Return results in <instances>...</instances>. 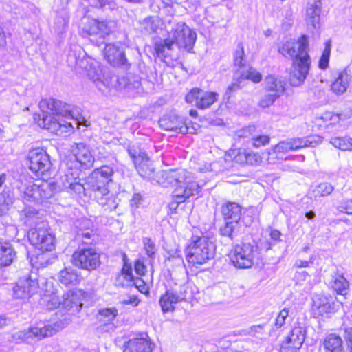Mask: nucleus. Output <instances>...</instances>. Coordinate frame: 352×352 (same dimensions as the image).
Masks as SVG:
<instances>
[{
    "label": "nucleus",
    "instance_id": "f257e3e1",
    "mask_svg": "<svg viewBox=\"0 0 352 352\" xmlns=\"http://www.w3.org/2000/svg\"><path fill=\"white\" fill-rule=\"evenodd\" d=\"M39 107L43 113L34 115V119L42 129L60 135L73 131V122L78 124L74 119L70 104L54 98H48L41 100Z\"/></svg>",
    "mask_w": 352,
    "mask_h": 352
},
{
    "label": "nucleus",
    "instance_id": "f03ea898",
    "mask_svg": "<svg viewBox=\"0 0 352 352\" xmlns=\"http://www.w3.org/2000/svg\"><path fill=\"white\" fill-rule=\"evenodd\" d=\"M308 46L307 38L303 35L297 41H288L279 48L284 56L295 58L289 78L292 86L300 85L308 74L311 63Z\"/></svg>",
    "mask_w": 352,
    "mask_h": 352
},
{
    "label": "nucleus",
    "instance_id": "7ed1b4c3",
    "mask_svg": "<svg viewBox=\"0 0 352 352\" xmlns=\"http://www.w3.org/2000/svg\"><path fill=\"white\" fill-rule=\"evenodd\" d=\"M67 62L72 67L84 69L89 80H91L98 89L104 92L110 87L109 78L104 76L100 64L94 59L87 56L86 54L78 46H74L69 52Z\"/></svg>",
    "mask_w": 352,
    "mask_h": 352
},
{
    "label": "nucleus",
    "instance_id": "20e7f679",
    "mask_svg": "<svg viewBox=\"0 0 352 352\" xmlns=\"http://www.w3.org/2000/svg\"><path fill=\"white\" fill-rule=\"evenodd\" d=\"M185 170H170L167 173L166 178L170 183L175 182V188L173 191V201L169 204L171 210H176L179 204L184 202L186 199L197 195L201 189L200 186L190 177Z\"/></svg>",
    "mask_w": 352,
    "mask_h": 352
},
{
    "label": "nucleus",
    "instance_id": "39448f33",
    "mask_svg": "<svg viewBox=\"0 0 352 352\" xmlns=\"http://www.w3.org/2000/svg\"><path fill=\"white\" fill-rule=\"evenodd\" d=\"M214 255V245L205 236H193L186 250V259L192 265L204 264Z\"/></svg>",
    "mask_w": 352,
    "mask_h": 352
},
{
    "label": "nucleus",
    "instance_id": "423d86ee",
    "mask_svg": "<svg viewBox=\"0 0 352 352\" xmlns=\"http://www.w3.org/2000/svg\"><path fill=\"white\" fill-rule=\"evenodd\" d=\"M258 254V248L254 243H242L233 247L229 257L236 268L249 269L254 265Z\"/></svg>",
    "mask_w": 352,
    "mask_h": 352
},
{
    "label": "nucleus",
    "instance_id": "0eeeda50",
    "mask_svg": "<svg viewBox=\"0 0 352 352\" xmlns=\"http://www.w3.org/2000/svg\"><path fill=\"white\" fill-rule=\"evenodd\" d=\"M113 168L104 165L95 169L89 176L87 185L94 194H108V185L113 182Z\"/></svg>",
    "mask_w": 352,
    "mask_h": 352
},
{
    "label": "nucleus",
    "instance_id": "6e6552de",
    "mask_svg": "<svg viewBox=\"0 0 352 352\" xmlns=\"http://www.w3.org/2000/svg\"><path fill=\"white\" fill-rule=\"evenodd\" d=\"M56 192V186L54 183L37 180L36 183L25 188L24 197L29 201L42 202L51 198Z\"/></svg>",
    "mask_w": 352,
    "mask_h": 352
},
{
    "label": "nucleus",
    "instance_id": "1a4fd4ad",
    "mask_svg": "<svg viewBox=\"0 0 352 352\" xmlns=\"http://www.w3.org/2000/svg\"><path fill=\"white\" fill-rule=\"evenodd\" d=\"M187 286L185 284L177 285L167 289L160 298L159 303L164 313L175 310V305L184 301L187 294Z\"/></svg>",
    "mask_w": 352,
    "mask_h": 352
},
{
    "label": "nucleus",
    "instance_id": "9d476101",
    "mask_svg": "<svg viewBox=\"0 0 352 352\" xmlns=\"http://www.w3.org/2000/svg\"><path fill=\"white\" fill-rule=\"evenodd\" d=\"M160 126L166 131H171L178 133H196L199 125L191 122H186L182 118L175 115L165 116L159 121Z\"/></svg>",
    "mask_w": 352,
    "mask_h": 352
},
{
    "label": "nucleus",
    "instance_id": "9b49d317",
    "mask_svg": "<svg viewBox=\"0 0 352 352\" xmlns=\"http://www.w3.org/2000/svg\"><path fill=\"white\" fill-rule=\"evenodd\" d=\"M170 34L175 45L179 48H184L190 52L197 39V34L191 30L185 23H177L172 28Z\"/></svg>",
    "mask_w": 352,
    "mask_h": 352
},
{
    "label": "nucleus",
    "instance_id": "f8f14e48",
    "mask_svg": "<svg viewBox=\"0 0 352 352\" xmlns=\"http://www.w3.org/2000/svg\"><path fill=\"white\" fill-rule=\"evenodd\" d=\"M128 153L132 158L135 167L141 177L147 179H153L154 168L145 152L135 146H130Z\"/></svg>",
    "mask_w": 352,
    "mask_h": 352
},
{
    "label": "nucleus",
    "instance_id": "ddd939ff",
    "mask_svg": "<svg viewBox=\"0 0 352 352\" xmlns=\"http://www.w3.org/2000/svg\"><path fill=\"white\" fill-rule=\"evenodd\" d=\"M74 265L86 270H93L100 265V254L92 248L80 249L72 255Z\"/></svg>",
    "mask_w": 352,
    "mask_h": 352
},
{
    "label": "nucleus",
    "instance_id": "4468645a",
    "mask_svg": "<svg viewBox=\"0 0 352 352\" xmlns=\"http://www.w3.org/2000/svg\"><path fill=\"white\" fill-rule=\"evenodd\" d=\"M322 142V138L316 135H309L301 138H294L287 142H280L275 146V151L287 153L296 151L305 147H315Z\"/></svg>",
    "mask_w": 352,
    "mask_h": 352
},
{
    "label": "nucleus",
    "instance_id": "2eb2a0df",
    "mask_svg": "<svg viewBox=\"0 0 352 352\" xmlns=\"http://www.w3.org/2000/svg\"><path fill=\"white\" fill-rule=\"evenodd\" d=\"M29 168L36 175L43 176L51 168L50 156L41 148L31 151L29 153Z\"/></svg>",
    "mask_w": 352,
    "mask_h": 352
},
{
    "label": "nucleus",
    "instance_id": "dca6fc26",
    "mask_svg": "<svg viewBox=\"0 0 352 352\" xmlns=\"http://www.w3.org/2000/svg\"><path fill=\"white\" fill-rule=\"evenodd\" d=\"M219 98L217 92L206 91L199 88H194L186 96L188 103H195L199 109H206L213 104Z\"/></svg>",
    "mask_w": 352,
    "mask_h": 352
},
{
    "label": "nucleus",
    "instance_id": "f3484780",
    "mask_svg": "<svg viewBox=\"0 0 352 352\" xmlns=\"http://www.w3.org/2000/svg\"><path fill=\"white\" fill-rule=\"evenodd\" d=\"M38 283L36 274H28L20 278L13 288L14 296L16 298H26L38 292Z\"/></svg>",
    "mask_w": 352,
    "mask_h": 352
},
{
    "label": "nucleus",
    "instance_id": "a211bd4d",
    "mask_svg": "<svg viewBox=\"0 0 352 352\" xmlns=\"http://www.w3.org/2000/svg\"><path fill=\"white\" fill-rule=\"evenodd\" d=\"M28 238L32 245L42 251H51L54 247V236L46 230L30 229Z\"/></svg>",
    "mask_w": 352,
    "mask_h": 352
},
{
    "label": "nucleus",
    "instance_id": "6ab92c4d",
    "mask_svg": "<svg viewBox=\"0 0 352 352\" xmlns=\"http://www.w3.org/2000/svg\"><path fill=\"white\" fill-rule=\"evenodd\" d=\"M113 27V21H99L96 19H91L86 25L85 30L90 36L99 35V41H95L94 38H90V40L96 45L100 46V44L104 43V36L110 33Z\"/></svg>",
    "mask_w": 352,
    "mask_h": 352
},
{
    "label": "nucleus",
    "instance_id": "aec40b11",
    "mask_svg": "<svg viewBox=\"0 0 352 352\" xmlns=\"http://www.w3.org/2000/svg\"><path fill=\"white\" fill-rule=\"evenodd\" d=\"M56 331V329L51 324H38L36 327H32L18 333L19 338L25 342H30V339L36 338L41 340L45 337L52 336Z\"/></svg>",
    "mask_w": 352,
    "mask_h": 352
},
{
    "label": "nucleus",
    "instance_id": "412c9836",
    "mask_svg": "<svg viewBox=\"0 0 352 352\" xmlns=\"http://www.w3.org/2000/svg\"><path fill=\"white\" fill-rule=\"evenodd\" d=\"M305 338V331L300 327H294L282 342L280 352H296L302 346Z\"/></svg>",
    "mask_w": 352,
    "mask_h": 352
},
{
    "label": "nucleus",
    "instance_id": "4be33fe9",
    "mask_svg": "<svg viewBox=\"0 0 352 352\" xmlns=\"http://www.w3.org/2000/svg\"><path fill=\"white\" fill-rule=\"evenodd\" d=\"M155 346L148 336L144 333L126 342L123 352H153Z\"/></svg>",
    "mask_w": 352,
    "mask_h": 352
},
{
    "label": "nucleus",
    "instance_id": "5701e85b",
    "mask_svg": "<svg viewBox=\"0 0 352 352\" xmlns=\"http://www.w3.org/2000/svg\"><path fill=\"white\" fill-rule=\"evenodd\" d=\"M81 290L71 291L63 296L62 308L70 314L78 313L82 306Z\"/></svg>",
    "mask_w": 352,
    "mask_h": 352
},
{
    "label": "nucleus",
    "instance_id": "b1692460",
    "mask_svg": "<svg viewBox=\"0 0 352 352\" xmlns=\"http://www.w3.org/2000/svg\"><path fill=\"white\" fill-rule=\"evenodd\" d=\"M76 161L81 168L89 169L94 165V157L89 148L83 143L76 144L72 148Z\"/></svg>",
    "mask_w": 352,
    "mask_h": 352
},
{
    "label": "nucleus",
    "instance_id": "393cba45",
    "mask_svg": "<svg viewBox=\"0 0 352 352\" xmlns=\"http://www.w3.org/2000/svg\"><path fill=\"white\" fill-rule=\"evenodd\" d=\"M110 87L115 86L118 89L131 90L138 89L140 85V78L131 73L122 76H111L109 79Z\"/></svg>",
    "mask_w": 352,
    "mask_h": 352
},
{
    "label": "nucleus",
    "instance_id": "a878e982",
    "mask_svg": "<svg viewBox=\"0 0 352 352\" xmlns=\"http://www.w3.org/2000/svg\"><path fill=\"white\" fill-rule=\"evenodd\" d=\"M103 54L107 62L114 67L123 65L126 62L124 51L120 47L113 43H109L105 45Z\"/></svg>",
    "mask_w": 352,
    "mask_h": 352
},
{
    "label": "nucleus",
    "instance_id": "bb28decb",
    "mask_svg": "<svg viewBox=\"0 0 352 352\" xmlns=\"http://www.w3.org/2000/svg\"><path fill=\"white\" fill-rule=\"evenodd\" d=\"M241 231V222H238L236 221H225V223L219 228V234L225 239V241L227 243H232L238 236H239Z\"/></svg>",
    "mask_w": 352,
    "mask_h": 352
},
{
    "label": "nucleus",
    "instance_id": "cd10ccee",
    "mask_svg": "<svg viewBox=\"0 0 352 352\" xmlns=\"http://www.w3.org/2000/svg\"><path fill=\"white\" fill-rule=\"evenodd\" d=\"M314 306L321 316L336 311V303L331 296L316 295L313 299Z\"/></svg>",
    "mask_w": 352,
    "mask_h": 352
},
{
    "label": "nucleus",
    "instance_id": "c85d7f7f",
    "mask_svg": "<svg viewBox=\"0 0 352 352\" xmlns=\"http://www.w3.org/2000/svg\"><path fill=\"white\" fill-rule=\"evenodd\" d=\"M243 210L238 203L227 201L221 206V214L224 221L240 222Z\"/></svg>",
    "mask_w": 352,
    "mask_h": 352
},
{
    "label": "nucleus",
    "instance_id": "c756f323",
    "mask_svg": "<svg viewBox=\"0 0 352 352\" xmlns=\"http://www.w3.org/2000/svg\"><path fill=\"white\" fill-rule=\"evenodd\" d=\"M321 12L320 0H309L307 8V23L309 27L316 29L319 26Z\"/></svg>",
    "mask_w": 352,
    "mask_h": 352
},
{
    "label": "nucleus",
    "instance_id": "7c9ffc66",
    "mask_svg": "<svg viewBox=\"0 0 352 352\" xmlns=\"http://www.w3.org/2000/svg\"><path fill=\"white\" fill-rule=\"evenodd\" d=\"M351 80V76L346 70L339 72L331 85V91L338 96L343 94L346 91Z\"/></svg>",
    "mask_w": 352,
    "mask_h": 352
},
{
    "label": "nucleus",
    "instance_id": "2f4dec72",
    "mask_svg": "<svg viewBox=\"0 0 352 352\" xmlns=\"http://www.w3.org/2000/svg\"><path fill=\"white\" fill-rule=\"evenodd\" d=\"M286 83L279 76L274 75L267 76L264 80V88L267 92L277 94L281 96L285 91Z\"/></svg>",
    "mask_w": 352,
    "mask_h": 352
},
{
    "label": "nucleus",
    "instance_id": "473e14b6",
    "mask_svg": "<svg viewBox=\"0 0 352 352\" xmlns=\"http://www.w3.org/2000/svg\"><path fill=\"white\" fill-rule=\"evenodd\" d=\"M324 352H344L343 342L340 336L329 335L323 342Z\"/></svg>",
    "mask_w": 352,
    "mask_h": 352
},
{
    "label": "nucleus",
    "instance_id": "72a5a7b5",
    "mask_svg": "<svg viewBox=\"0 0 352 352\" xmlns=\"http://www.w3.org/2000/svg\"><path fill=\"white\" fill-rule=\"evenodd\" d=\"M330 284L333 290L341 295H345L349 288V283L342 273H335Z\"/></svg>",
    "mask_w": 352,
    "mask_h": 352
},
{
    "label": "nucleus",
    "instance_id": "f704fd0d",
    "mask_svg": "<svg viewBox=\"0 0 352 352\" xmlns=\"http://www.w3.org/2000/svg\"><path fill=\"white\" fill-rule=\"evenodd\" d=\"M94 197L105 211L111 212L116 209L118 206L116 198L113 194H110L109 190L107 195H102L99 192L94 194Z\"/></svg>",
    "mask_w": 352,
    "mask_h": 352
},
{
    "label": "nucleus",
    "instance_id": "c9c22d12",
    "mask_svg": "<svg viewBox=\"0 0 352 352\" xmlns=\"http://www.w3.org/2000/svg\"><path fill=\"white\" fill-rule=\"evenodd\" d=\"M15 256V252L9 243L0 242V266L10 265Z\"/></svg>",
    "mask_w": 352,
    "mask_h": 352
},
{
    "label": "nucleus",
    "instance_id": "e433bc0d",
    "mask_svg": "<svg viewBox=\"0 0 352 352\" xmlns=\"http://www.w3.org/2000/svg\"><path fill=\"white\" fill-rule=\"evenodd\" d=\"M91 226V223L90 221L87 219H84L80 222H78V224H76V228H78L77 230V236L78 238L82 239V242L84 243H91L89 241L91 236H94V231L90 228Z\"/></svg>",
    "mask_w": 352,
    "mask_h": 352
},
{
    "label": "nucleus",
    "instance_id": "4c0bfd02",
    "mask_svg": "<svg viewBox=\"0 0 352 352\" xmlns=\"http://www.w3.org/2000/svg\"><path fill=\"white\" fill-rule=\"evenodd\" d=\"M175 41L170 38H167L155 45V51L159 57H166L169 56V52L173 50Z\"/></svg>",
    "mask_w": 352,
    "mask_h": 352
},
{
    "label": "nucleus",
    "instance_id": "58836bf2",
    "mask_svg": "<svg viewBox=\"0 0 352 352\" xmlns=\"http://www.w3.org/2000/svg\"><path fill=\"white\" fill-rule=\"evenodd\" d=\"M59 281L66 286L75 285L78 282V276L72 268H65L59 273Z\"/></svg>",
    "mask_w": 352,
    "mask_h": 352
},
{
    "label": "nucleus",
    "instance_id": "ea45409f",
    "mask_svg": "<svg viewBox=\"0 0 352 352\" xmlns=\"http://www.w3.org/2000/svg\"><path fill=\"white\" fill-rule=\"evenodd\" d=\"M24 223L28 227L37 228L36 226L41 222L39 213L35 209L28 208L24 210Z\"/></svg>",
    "mask_w": 352,
    "mask_h": 352
},
{
    "label": "nucleus",
    "instance_id": "a19ab883",
    "mask_svg": "<svg viewBox=\"0 0 352 352\" xmlns=\"http://www.w3.org/2000/svg\"><path fill=\"white\" fill-rule=\"evenodd\" d=\"M78 175L79 171L78 169H68L64 175L61 176L60 177L63 188L64 189H67V188L69 187L70 183H74L77 179H79Z\"/></svg>",
    "mask_w": 352,
    "mask_h": 352
},
{
    "label": "nucleus",
    "instance_id": "79ce46f5",
    "mask_svg": "<svg viewBox=\"0 0 352 352\" xmlns=\"http://www.w3.org/2000/svg\"><path fill=\"white\" fill-rule=\"evenodd\" d=\"M331 143L338 148L343 151L352 150V138L349 137L333 138Z\"/></svg>",
    "mask_w": 352,
    "mask_h": 352
},
{
    "label": "nucleus",
    "instance_id": "37998d69",
    "mask_svg": "<svg viewBox=\"0 0 352 352\" xmlns=\"http://www.w3.org/2000/svg\"><path fill=\"white\" fill-rule=\"evenodd\" d=\"M69 16L66 14L58 15L54 21V29L58 34H63L67 27Z\"/></svg>",
    "mask_w": 352,
    "mask_h": 352
},
{
    "label": "nucleus",
    "instance_id": "c03bdc74",
    "mask_svg": "<svg viewBox=\"0 0 352 352\" xmlns=\"http://www.w3.org/2000/svg\"><path fill=\"white\" fill-rule=\"evenodd\" d=\"M160 21L155 17H147L142 22V26L147 34L155 32L158 28Z\"/></svg>",
    "mask_w": 352,
    "mask_h": 352
},
{
    "label": "nucleus",
    "instance_id": "a18cd8bd",
    "mask_svg": "<svg viewBox=\"0 0 352 352\" xmlns=\"http://www.w3.org/2000/svg\"><path fill=\"white\" fill-rule=\"evenodd\" d=\"M241 78L243 80H250L252 82L257 83L261 81L262 75L256 69L253 67H250L246 71H243L241 74Z\"/></svg>",
    "mask_w": 352,
    "mask_h": 352
},
{
    "label": "nucleus",
    "instance_id": "49530a36",
    "mask_svg": "<svg viewBox=\"0 0 352 352\" xmlns=\"http://www.w3.org/2000/svg\"><path fill=\"white\" fill-rule=\"evenodd\" d=\"M331 41H328L325 43V47L322 52V56L319 60V67L325 69L329 66V57L331 54Z\"/></svg>",
    "mask_w": 352,
    "mask_h": 352
},
{
    "label": "nucleus",
    "instance_id": "de8ad7c7",
    "mask_svg": "<svg viewBox=\"0 0 352 352\" xmlns=\"http://www.w3.org/2000/svg\"><path fill=\"white\" fill-rule=\"evenodd\" d=\"M142 242L144 244V249L146 252V255L151 259H154L157 251L155 242L151 238L148 237L143 238Z\"/></svg>",
    "mask_w": 352,
    "mask_h": 352
},
{
    "label": "nucleus",
    "instance_id": "09e8293b",
    "mask_svg": "<svg viewBox=\"0 0 352 352\" xmlns=\"http://www.w3.org/2000/svg\"><path fill=\"white\" fill-rule=\"evenodd\" d=\"M90 4L104 10H113L117 8V3L113 0H89Z\"/></svg>",
    "mask_w": 352,
    "mask_h": 352
},
{
    "label": "nucleus",
    "instance_id": "8fccbe9b",
    "mask_svg": "<svg viewBox=\"0 0 352 352\" xmlns=\"http://www.w3.org/2000/svg\"><path fill=\"white\" fill-rule=\"evenodd\" d=\"M334 190V187L328 182H324L320 184L317 186L316 188L314 190L315 196L316 197H324L330 195L333 190Z\"/></svg>",
    "mask_w": 352,
    "mask_h": 352
},
{
    "label": "nucleus",
    "instance_id": "3c124183",
    "mask_svg": "<svg viewBox=\"0 0 352 352\" xmlns=\"http://www.w3.org/2000/svg\"><path fill=\"white\" fill-rule=\"evenodd\" d=\"M277 94L270 93L264 95L260 100L258 105L262 108L269 107L280 97Z\"/></svg>",
    "mask_w": 352,
    "mask_h": 352
},
{
    "label": "nucleus",
    "instance_id": "603ef678",
    "mask_svg": "<svg viewBox=\"0 0 352 352\" xmlns=\"http://www.w3.org/2000/svg\"><path fill=\"white\" fill-rule=\"evenodd\" d=\"M234 63L236 66L240 67L245 65L244 49L242 43L237 45L236 49L234 54Z\"/></svg>",
    "mask_w": 352,
    "mask_h": 352
},
{
    "label": "nucleus",
    "instance_id": "864d4df0",
    "mask_svg": "<svg viewBox=\"0 0 352 352\" xmlns=\"http://www.w3.org/2000/svg\"><path fill=\"white\" fill-rule=\"evenodd\" d=\"M266 324H259L250 327L248 330V334L256 338H261L265 334Z\"/></svg>",
    "mask_w": 352,
    "mask_h": 352
},
{
    "label": "nucleus",
    "instance_id": "5fc2aeb1",
    "mask_svg": "<svg viewBox=\"0 0 352 352\" xmlns=\"http://www.w3.org/2000/svg\"><path fill=\"white\" fill-rule=\"evenodd\" d=\"M243 80L241 76L237 79H234L232 83L228 87L226 91L224 94V99L229 100L231 94L241 88V84Z\"/></svg>",
    "mask_w": 352,
    "mask_h": 352
},
{
    "label": "nucleus",
    "instance_id": "6e6d98bb",
    "mask_svg": "<svg viewBox=\"0 0 352 352\" xmlns=\"http://www.w3.org/2000/svg\"><path fill=\"white\" fill-rule=\"evenodd\" d=\"M80 181L81 180L78 179L74 183H70L69 187H68L67 190H71L77 194H85L87 190H91V189L88 188L87 184H85L86 186H85V184L81 183Z\"/></svg>",
    "mask_w": 352,
    "mask_h": 352
},
{
    "label": "nucleus",
    "instance_id": "4d7b16f0",
    "mask_svg": "<svg viewBox=\"0 0 352 352\" xmlns=\"http://www.w3.org/2000/svg\"><path fill=\"white\" fill-rule=\"evenodd\" d=\"M101 316L107 319V321H112L118 315V310L116 308H106L99 311Z\"/></svg>",
    "mask_w": 352,
    "mask_h": 352
},
{
    "label": "nucleus",
    "instance_id": "13d9d810",
    "mask_svg": "<svg viewBox=\"0 0 352 352\" xmlns=\"http://www.w3.org/2000/svg\"><path fill=\"white\" fill-rule=\"evenodd\" d=\"M289 316V310L286 308L282 309L276 318L275 327L277 329L282 327L285 323V320Z\"/></svg>",
    "mask_w": 352,
    "mask_h": 352
},
{
    "label": "nucleus",
    "instance_id": "bf43d9fd",
    "mask_svg": "<svg viewBox=\"0 0 352 352\" xmlns=\"http://www.w3.org/2000/svg\"><path fill=\"white\" fill-rule=\"evenodd\" d=\"M168 254V261H175L176 264H177L178 265L184 264V259L181 254V251L179 250L176 249L175 250L169 251Z\"/></svg>",
    "mask_w": 352,
    "mask_h": 352
},
{
    "label": "nucleus",
    "instance_id": "052dcab7",
    "mask_svg": "<svg viewBox=\"0 0 352 352\" xmlns=\"http://www.w3.org/2000/svg\"><path fill=\"white\" fill-rule=\"evenodd\" d=\"M269 142L270 138L267 135H260L252 139V144L257 148L267 144Z\"/></svg>",
    "mask_w": 352,
    "mask_h": 352
},
{
    "label": "nucleus",
    "instance_id": "680f3d73",
    "mask_svg": "<svg viewBox=\"0 0 352 352\" xmlns=\"http://www.w3.org/2000/svg\"><path fill=\"white\" fill-rule=\"evenodd\" d=\"M247 156V164L250 165H254L257 164L260 160V155L257 153H254L250 151L246 150Z\"/></svg>",
    "mask_w": 352,
    "mask_h": 352
},
{
    "label": "nucleus",
    "instance_id": "e2e57ef3",
    "mask_svg": "<svg viewBox=\"0 0 352 352\" xmlns=\"http://www.w3.org/2000/svg\"><path fill=\"white\" fill-rule=\"evenodd\" d=\"M122 275L124 276V278L127 281L133 280V276L132 272V267L131 265L124 263L122 269Z\"/></svg>",
    "mask_w": 352,
    "mask_h": 352
},
{
    "label": "nucleus",
    "instance_id": "0e129e2a",
    "mask_svg": "<svg viewBox=\"0 0 352 352\" xmlns=\"http://www.w3.org/2000/svg\"><path fill=\"white\" fill-rule=\"evenodd\" d=\"M234 160L236 162L241 164H247V156H246V150L245 149H239L237 154L234 157Z\"/></svg>",
    "mask_w": 352,
    "mask_h": 352
},
{
    "label": "nucleus",
    "instance_id": "69168bd1",
    "mask_svg": "<svg viewBox=\"0 0 352 352\" xmlns=\"http://www.w3.org/2000/svg\"><path fill=\"white\" fill-rule=\"evenodd\" d=\"M350 116H351L350 111H349L347 114L345 116H343L342 114H333V113L332 118L329 122V125L335 124L337 122H338L340 120L346 119L347 118H349Z\"/></svg>",
    "mask_w": 352,
    "mask_h": 352
},
{
    "label": "nucleus",
    "instance_id": "338daca9",
    "mask_svg": "<svg viewBox=\"0 0 352 352\" xmlns=\"http://www.w3.org/2000/svg\"><path fill=\"white\" fill-rule=\"evenodd\" d=\"M61 306L62 302L59 300L58 297L56 296H53L51 297V299L48 301L47 307L49 309H54Z\"/></svg>",
    "mask_w": 352,
    "mask_h": 352
},
{
    "label": "nucleus",
    "instance_id": "774afa93",
    "mask_svg": "<svg viewBox=\"0 0 352 352\" xmlns=\"http://www.w3.org/2000/svg\"><path fill=\"white\" fill-rule=\"evenodd\" d=\"M135 271L138 275H144L146 272V267L142 262L138 261L135 263Z\"/></svg>",
    "mask_w": 352,
    "mask_h": 352
}]
</instances>
